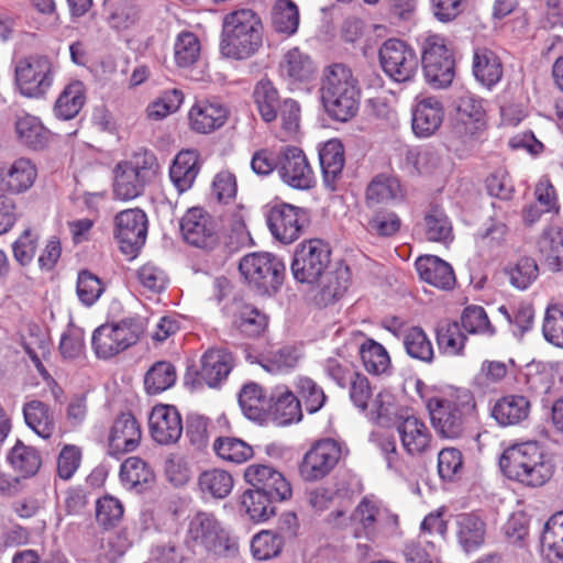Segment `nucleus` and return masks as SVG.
<instances>
[{"label":"nucleus","mask_w":563,"mask_h":563,"mask_svg":"<svg viewBox=\"0 0 563 563\" xmlns=\"http://www.w3.org/2000/svg\"><path fill=\"white\" fill-rule=\"evenodd\" d=\"M499 466L506 477L528 487H541L554 472L551 454L537 441L516 443L504 450Z\"/></svg>","instance_id":"1"},{"label":"nucleus","mask_w":563,"mask_h":563,"mask_svg":"<svg viewBox=\"0 0 563 563\" xmlns=\"http://www.w3.org/2000/svg\"><path fill=\"white\" fill-rule=\"evenodd\" d=\"M264 27L251 9H239L223 16L219 51L222 57L245 60L263 46Z\"/></svg>","instance_id":"2"},{"label":"nucleus","mask_w":563,"mask_h":563,"mask_svg":"<svg viewBox=\"0 0 563 563\" xmlns=\"http://www.w3.org/2000/svg\"><path fill=\"white\" fill-rule=\"evenodd\" d=\"M320 92L324 109L332 119L346 122L357 113L358 82L345 64L333 63L324 67Z\"/></svg>","instance_id":"3"},{"label":"nucleus","mask_w":563,"mask_h":563,"mask_svg":"<svg viewBox=\"0 0 563 563\" xmlns=\"http://www.w3.org/2000/svg\"><path fill=\"white\" fill-rule=\"evenodd\" d=\"M475 400L468 389H456L445 397H433L427 402L435 432L445 439H459L475 410Z\"/></svg>","instance_id":"4"},{"label":"nucleus","mask_w":563,"mask_h":563,"mask_svg":"<svg viewBox=\"0 0 563 563\" xmlns=\"http://www.w3.org/2000/svg\"><path fill=\"white\" fill-rule=\"evenodd\" d=\"M146 329L141 317H130L119 322L99 325L92 333L91 345L98 358L109 360L135 345Z\"/></svg>","instance_id":"5"},{"label":"nucleus","mask_w":563,"mask_h":563,"mask_svg":"<svg viewBox=\"0 0 563 563\" xmlns=\"http://www.w3.org/2000/svg\"><path fill=\"white\" fill-rule=\"evenodd\" d=\"M239 271L260 295L271 296L283 285L286 267L273 253L253 252L241 258Z\"/></svg>","instance_id":"6"},{"label":"nucleus","mask_w":563,"mask_h":563,"mask_svg":"<svg viewBox=\"0 0 563 563\" xmlns=\"http://www.w3.org/2000/svg\"><path fill=\"white\" fill-rule=\"evenodd\" d=\"M187 542L200 545L216 555L232 556L238 543L210 512L199 511L188 522Z\"/></svg>","instance_id":"7"},{"label":"nucleus","mask_w":563,"mask_h":563,"mask_svg":"<svg viewBox=\"0 0 563 563\" xmlns=\"http://www.w3.org/2000/svg\"><path fill=\"white\" fill-rule=\"evenodd\" d=\"M421 64L426 81L435 89L449 87L455 75L452 49L443 36H427L422 45Z\"/></svg>","instance_id":"8"},{"label":"nucleus","mask_w":563,"mask_h":563,"mask_svg":"<svg viewBox=\"0 0 563 563\" xmlns=\"http://www.w3.org/2000/svg\"><path fill=\"white\" fill-rule=\"evenodd\" d=\"M331 250L320 239L301 242L295 250L290 271L296 282L314 285L329 268Z\"/></svg>","instance_id":"9"},{"label":"nucleus","mask_w":563,"mask_h":563,"mask_svg":"<svg viewBox=\"0 0 563 563\" xmlns=\"http://www.w3.org/2000/svg\"><path fill=\"white\" fill-rule=\"evenodd\" d=\"M54 75V65L46 56H27L15 65V79L20 91L30 98L43 97L52 87Z\"/></svg>","instance_id":"10"},{"label":"nucleus","mask_w":563,"mask_h":563,"mask_svg":"<svg viewBox=\"0 0 563 563\" xmlns=\"http://www.w3.org/2000/svg\"><path fill=\"white\" fill-rule=\"evenodd\" d=\"M378 56L384 73L394 81H409L418 70L419 60L415 49L401 40L385 41Z\"/></svg>","instance_id":"11"},{"label":"nucleus","mask_w":563,"mask_h":563,"mask_svg":"<svg viewBox=\"0 0 563 563\" xmlns=\"http://www.w3.org/2000/svg\"><path fill=\"white\" fill-rule=\"evenodd\" d=\"M342 445L333 439L316 442L299 464V474L305 482H317L328 476L339 463Z\"/></svg>","instance_id":"12"},{"label":"nucleus","mask_w":563,"mask_h":563,"mask_svg":"<svg viewBox=\"0 0 563 563\" xmlns=\"http://www.w3.org/2000/svg\"><path fill=\"white\" fill-rule=\"evenodd\" d=\"M278 176L284 184L297 190H309L317 183L306 154L297 146L288 145L280 148Z\"/></svg>","instance_id":"13"},{"label":"nucleus","mask_w":563,"mask_h":563,"mask_svg":"<svg viewBox=\"0 0 563 563\" xmlns=\"http://www.w3.org/2000/svg\"><path fill=\"white\" fill-rule=\"evenodd\" d=\"M267 227L272 235L284 244H290L302 234L308 223L307 212L289 203L273 206L266 213Z\"/></svg>","instance_id":"14"},{"label":"nucleus","mask_w":563,"mask_h":563,"mask_svg":"<svg viewBox=\"0 0 563 563\" xmlns=\"http://www.w3.org/2000/svg\"><path fill=\"white\" fill-rule=\"evenodd\" d=\"M115 238L121 251L134 256L145 244L147 236V217L139 208L126 209L119 212L114 219Z\"/></svg>","instance_id":"15"},{"label":"nucleus","mask_w":563,"mask_h":563,"mask_svg":"<svg viewBox=\"0 0 563 563\" xmlns=\"http://www.w3.org/2000/svg\"><path fill=\"white\" fill-rule=\"evenodd\" d=\"M180 232L187 243L200 249H212L217 242L216 224L202 208L189 209L180 221Z\"/></svg>","instance_id":"16"},{"label":"nucleus","mask_w":563,"mask_h":563,"mask_svg":"<svg viewBox=\"0 0 563 563\" xmlns=\"http://www.w3.org/2000/svg\"><path fill=\"white\" fill-rule=\"evenodd\" d=\"M244 478L254 489L275 500H286L291 496L290 483L280 472L269 465L252 464L247 466Z\"/></svg>","instance_id":"17"},{"label":"nucleus","mask_w":563,"mask_h":563,"mask_svg":"<svg viewBox=\"0 0 563 563\" xmlns=\"http://www.w3.org/2000/svg\"><path fill=\"white\" fill-rule=\"evenodd\" d=\"M234 366V358L227 349H209L201 356V368L196 372L192 386L205 383L211 388L219 387L229 376Z\"/></svg>","instance_id":"18"},{"label":"nucleus","mask_w":563,"mask_h":563,"mask_svg":"<svg viewBox=\"0 0 563 563\" xmlns=\"http://www.w3.org/2000/svg\"><path fill=\"white\" fill-rule=\"evenodd\" d=\"M150 432L155 442L162 445L175 444L183 434L180 413L174 406H155L148 419Z\"/></svg>","instance_id":"19"},{"label":"nucleus","mask_w":563,"mask_h":563,"mask_svg":"<svg viewBox=\"0 0 563 563\" xmlns=\"http://www.w3.org/2000/svg\"><path fill=\"white\" fill-rule=\"evenodd\" d=\"M396 431L408 455L419 456L431 450L432 433L422 419L406 417L397 422Z\"/></svg>","instance_id":"20"},{"label":"nucleus","mask_w":563,"mask_h":563,"mask_svg":"<svg viewBox=\"0 0 563 563\" xmlns=\"http://www.w3.org/2000/svg\"><path fill=\"white\" fill-rule=\"evenodd\" d=\"M411 128L418 137H429L441 126L444 108L437 97H423L416 100L411 109Z\"/></svg>","instance_id":"21"},{"label":"nucleus","mask_w":563,"mask_h":563,"mask_svg":"<svg viewBox=\"0 0 563 563\" xmlns=\"http://www.w3.org/2000/svg\"><path fill=\"white\" fill-rule=\"evenodd\" d=\"M229 113V109L220 101L199 100L189 111V124L192 131L209 134L225 124Z\"/></svg>","instance_id":"22"},{"label":"nucleus","mask_w":563,"mask_h":563,"mask_svg":"<svg viewBox=\"0 0 563 563\" xmlns=\"http://www.w3.org/2000/svg\"><path fill=\"white\" fill-rule=\"evenodd\" d=\"M142 439L141 426L131 413L119 416L111 428L109 435V452L120 455L135 451Z\"/></svg>","instance_id":"23"},{"label":"nucleus","mask_w":563,"mask_h":563,"mask_svg":"<svg viewBox=\"0 0 563 563\" xmlns=\"http://www.w3.org/2000/svg\"><path fill=\"white\" fill-rule=\"evenodd\" d=\"M420 279L440 290L454 288L456 278L452 266L435 255H422L416 260Z\"/></svg>","instance_id":"24"},{"label":"nucleus","mask_w":563,"mask_h":563,"mask_svg":"<svg viewBox=\"0 0 563 563\" xmlns=\"http://www.w3.org/2000/svg\"><path fill=\"white\" fill-rule=\"evenodd\" d=\"M200 169V156L196 150H183L175 156L169 167V179L179 195L192 188Z\"/></svg>","instance_id":"25"},{"label":"nucleus","mask_w":563,"mask_h":563,"mask_svg":"<svg viewBox=\"0 0 563 563\" xmlns=\"http://www.w3.org/2000/svg\"><path fill=\"white\" fill-rule=\"evenodd\" d=\"M322 180L329 191H336L345 164L344 147L339 140L328 141L319 151Z\"/></svg>","instance_id":"26"},{"label":"nucleus","mask_w":563,"mask_h":563,"mask_svg":"<svg viewBox=\"0 0 563 563\" xmlns=\"http://www.w3.org/2000/svg\"><path fill=\"white\" fill-rule=\"evenodd\" d=\"M278 70L289 85L305 84L313 79L316 65L308 54L292 47L283 55Z\"/></svg>","instance_id":"27"},{"label":"nucleus","mask_w":563,"mask_h":563,"mask_svg":"<svg viewBox=\"0 0 563 563\" xmlns=\"http://www.w3.org/2000/svg\"><path fill=\"white\" fill-rule=\"evenodd\" d=\"M457 542L464 552L478 550L486 534L484 520L474 512L460 514L455 517Z\"/></svg>","instance_id":"28"},{"label":"nucleus","mask_w":563,"mask_h":563,"mask_svg":"<svg viewBox=\"0 0 563 563\" xmlns=\"http://www.w3.org/2000/svg\"><path fill=\"white\" fill-rule=\"evenodd\" d=\"M530 413V401L522 395H507L498 399L492 408V417L501 427L516 426Z\"/></svg>","instance_id":"29"},{"label":"nucleus","mask_w":563,"mask_h":563,"mask_svg":"<svg viewBox=\"0 0 563 563\" xmlns=\"http://www.w3.org/2000/svg\"><path fill=\"white\" fill-rule=\"evenodd\" d=\"M404 190L400 181L386 174L375 176L366 188V205L375 207L378 205H389L399 202L404 199Z\"/></svg>","instance_id":"30"},{"label":"nucleus","mask_w":563,"mask_h":563,"mask_svg":"<svg viewBox=\"0 0 563 563\" xmlns=\"http://www.w3.org/2000/svg\"><path fill=\"white\" fill-rule=\"evenodd\" d=\"M351 273L347 266H340L334 271H325L323 276L314 284L319 291L316 300L319 305L328 306L341 298L349 288Z\"/></svg>","instance_id":"31"},{"label":"nucleus","mask_w":563,"mask_h":563,"mask_svg":"<svg viewBox=\"0 0 563 563\" xmlns=\"http://www.w3.org/2000/svg\"><path fill=\"white\" fill-rule=\"evenodd\" d=\"M473 74L485 87L495 86L503 77L499 57L487 47H477L473 54Z\"/></svg>","instance_id":"32"},{"label":"nucleus","mask_w":563,"mask_h":563,"mask_svg":"<svg viewBox=\"0 0 563 563\" xmlns=\"http://www.w3.org/2000/svg\"><path fill=\"white\" fill-rule=\"evenodd\" d=\"M540 545L541 554L549 563L563 559V511L554 514L545 522Z\"/></svg>","instance_id":"33"},{"label":"nucleus","mask_w":563,"mask_h":563,"mask_svg":"<svg viewBox=\"0 0 563 563\" xmlns=\"http://www.w3.org/2000/svg\"><path fill=\"white\" fill-rule=\"evenodd\" d=\"M382 517V510L376 501L363 498L352 514V520L355 525V538L365 537L367 540H374Z\"/></svg>","instance_id":"34"},{"label":"nucleus","mask_w":563,"mask_h":563,"mask_svg":"<svg viewBox=\"0 0 563 563\" xmlns=\"http://www.w3.org/2000/svg\"><path fill=\"white\" fill-rule=\"evenodd\" d=\"M273 413L279 424L298 422L302 418L299 398L286 386H278L271 396Z\"/></svg>","instance_id":"35"},{"label":"nucleus","mask_w":563,"mask_h":563,"mask_svg":"<svg viewBox=\"0 0 563 563\" xmlns=\"http://www.w3.org/2000/svg\"><path fill=\"white\" fill-rule=\"evenodd\" d=\"M23 417L26 426L38 437L48 439L52 437L55 423L53 412L48 405L41 400H30L23 405Z\"/></svg>","instance_id":"36"},{"label":"nucleus","mask_w":563,"mask_h":563,"mask_svg":"<svg viewBox=\"0 0 563 563\" xmlns=\"http://www.w3.org/2000/svg\"><path fill=\"white\" fill-rule=\"evenodd\" d=\"M85 101L84 84L75 80L68 84L59 93L53 108L54 114L60 120H71L80 112Z\"/></svg>","instance_id":"37"},{"label":"nucleus","mask_w":563,"mask_h":563,"mask_svg":"<svg viewBox=\"0 0 563 563\" xmlns=\"http://www.w3.org/2000/svg\"><path fill=\"white\" fill-rule=\"evenodd\" d=\"M544 265L552 272L563 269V231L558 228L544 230L538 241Z\"/></svg>","instance_id":"38"},{"label":"nucleus","mask_w":563,"mask_h":563,"mask_svg":"<svg viewBox=\"0 0 563 563\" xmlns=\"http://www.w3.org/2000/svg\"><path fill=\"white\" fill-rule=\"evenodd\" d=\"M36 177L35 165L27 158H19L9 167L3 181L10 192L22 194L33 186Z\"/></svg>","instance_id":"39"},{"label":"nucleus","mask_w":563,"mask_h":563,"mask_svg":"<svg viewBox=\"0 0 563 563\" xmlns=\"http://www.w3.org/2000/svg\"><path fill=\"white\" fill-rule=\"evenodd\" d=\"M147 181L129 166L119 163L114 169L113 194L120 200H131L141 196Z\"/></svg>","instance_id":"40"},{"label":"nucleus","mask_w":563,"mask_h":563,"mask_svg":"<svg viewBox=\"0 0 563 563\" xmlns=\"http://www.w3.org/2000/svg\"><path fill=\"white\" fill-rule=\"evenodd\" d=\"M253 98L261 118L265 122L276 120L280 108L278 90L268 79H261L254 87Z\"/></svg>","instance_id":"41"},{"label":"nucleus","mask_w":563,"mask_h":563,"mask_svg":"<svg viewBox=\"0 0 563 563\" xmlns=\"http://www.w3.org/2000/svg\"><path fill=\"white\" fill-rule=\"evenodd\" d=\"M198 485L203 494L216 499H223L231 493L234 483L229 472L221 468H211L199 475Z\"/></svg>","instance_id":"42"},{"label":"nucleus","mask_w":563,"mask_h":563,"mask_svg":"<svg viewBox=\"0 0 563 563\" xmlns=\"http://www.w3.org/2000/svg\"><path fill=\"white\" fill-rule=\"evenodd\" d=\"M277 500L256 489H249L242 495L241 506L251 520L266 521L275 514L274 503Z\"/></svg>","instance_id":"43"},{"label":"nucleus","mask_w":563,"mask_h":563,"mask_svg":"<svg viewBox=\"0 0 563 563\" xmlns=\"http://www.w3.org/2000/svg\"><path fill=\"white\" fill-rule=\"evenodd\" d=\"M407 354L415 360L430 364L434 358L433 345L420 327L409 328L402 340Z\"/></svg>","instance_id":"44"},{"label":"nucleus","mask_w":563,"mask_h":563,"mask_svg":"<svg viewBox=\"0 0 563 563\" xmlns=\"http://www.w3.org/2000/svg\"><path fill=\"white\" fill-rule=\"evenodd\" d=\"M273 27L277 33L292 35L299 26V10L291 0H277L272 12Z\"/></svg>","instance_id":"45"},{"label":"nucleus","mask_w":563,"mask_h":563,"mask_svg":"<svg viewBox=\"0 0 563 563\" xmlns=\"http://www.w3.org/2000/svg\"><path fill=\"white\" fill-rule=\"evenodd\" d=\"M12 467L24 477L33 476L41 467L42 460L38 451L18 441L8 455Z\"/></svg>","instance_id":"46"},{"label":"nucleus","mask_w":563,"mask_h":563,"mask_svg":"<svg viewBox=\"0 0 563 563\" xmlns=\"http://www.w3.org/2000/svg\"><path fill=\"white\" fill-rule=\"evenodd\" d=\"M424 234L432 242L446 244L453 240L451 221L439 207L431 208L424 216Z\"/></svg>","instance_id":"47"},{"label":"nucleus","mask_w":563,"mask_h":563,"mask_svg":"<svg viewBox=\"0 0 563 563\" xmlns=\"http://www.w3.org/2000/svg\"><path fill=\"white\" fill-rule=\"evenodd\" d=\"M466 335L457 322L443 321L437 327V342L440 351L446 355H461Z\"/></svg>","instance_id":"48"},{"label":"nucleus","mask_w":563,"mask_h":563,"mask_svg":"<svg viewBox=\"0 0 563 563\" xmlns=\"http://www.w3.org/2000/svg\"><path fill=\"white\" fill-rule=\"evenodd\" d=\"M154 478L151 467L140 457H128L120 467V479L129 488H137L148 484Z\"/></svg>","instance_id":"49"},{"label":"nucleus","mask_w":563,"mask_h":563,"mask_svg":"<svg viewBox=\"0 0 563 563\" xmlns=\"http://www.w3.org/2000/svg\"><path fill=\"white\" fill-rule=\"evenodd\" d=\"M15 132L24 145L34 150L44 147L47 142L44 126L36 117L30 114L18 118Z\"/></svg>","instance_id":"50"},{"label":"nucleus","mask_w":563,"mask_h":563,"mask_svg":"<svg viewBox=\"0 0 563 563\" xmlns=\"http://www.w3.org/2000/svg\"><path fill=\"white\" fill-rule=\"evenodd\" d=\"M176 369L169 362H156L145 374L144 386L150 395H156L174 386Z\"/></svg>","instance_id":"51"},{"label":"nucleus","mask_w":563,"mask_h":563,"mask_svg":"<svg viewBox=\"0 0 563 563\" xmlns=\"http://www.w3.org/2000/svg\"><path fill=\"white\" fill-rule=\"evenodd\" d=\"M239 405L243 415L252 421H261L265 415L266 399L260 385L246 384L239 394Z\"/></svg>","instance_id":"52"},{"label":"nucleus","mask_w":563,"mask_h":563,"mask_svg":"<svg viewBox=\"0 0 563 563\" xmlns=\"http://www.w3.org/2000/svg\"><path fill=\"white\" fill-rule=\"evenodd\" d=\"M295 387L306 410L309 413L318 412L327 401V395L323 388L308 376H299L295 382Z\"/></svg>","instance_id":"53"},{"label":"nucleus","mask_w":563,"mask_h":563,"mask_svg":"<svg viewBox=\"0 0 563 563\" xmlns=\"http://www.w3.org/2000/svg\"><path fill=\"white\" fill-rule=\"evenodd\" d=\"M360 356L365 369L374 375L385 373L390 366V358L386 349L373 340H368L361 345Z\"/></svg>","instance_id":"54"},{"label":"nucleus","mask_w":563,"mask_h":563,"mask_svg":"<svg viewBox=\"0 0 563 563\" xmlns=\"http://www.w3.org/2000/svg\"><path fill=\"white\" fill-rule=\"evenodd\" d=\"M234 324L242 333L249 336H257L264 331L267 322L266 317L256 308L249 305L236 303Z\"/></svg>","instance_id":"55"},{"label":"nucleus","mask_w":563,"mask_h":563,"mask_svg":"<svg viewBox=\"0 0 563 563\" xmlns=\"http://www.w3.org/2000/svg\"><path fill=\"white\" fill-rule=\"evenodd\" d=\"M213 450L222 460L236 464L247 461L253 455L251 445L238 438H218L213 443Z\"/></svg>","instance_id":"56"},{"label":"nucleus","mask_w":563,"mask_h":563,"mask_svg":"<svg viewBox=\"0 0 563 563\" xmlns=\"http://www.w3.org/2000/svg\"><path fill=\"white\" fill-rule=\"evenodd\" d=\"M123 512L122 503L113 496L106 495L96 503V520L106 531L118 526Z\"/></svg>","instance_id":"57"},{"label":"nucleus","mask_w":563,"mask_h":563,"mask_svg":"<svg viewBox=\"0 0 563 563\" xmlns=\"http://www.w3.org/2000/svg\"><path fill=\"white\" fill-rule=\"evenodd\" d=\"M103 291L104 285L97 275L87 269L78 273L76 294L84 306L91 307L95 305Z\"/></svg>","instance_id":"58"},{"label":"nucleus","mask_w":563,"mask_h":563,"mask_svg":"<svg viewBox=\"0 0 563 563\" xmlns=\"http://www.w3.org/2000/svg\"><path fill=\"white\" fill-rule=\"evenodd\" d=\"M175 62L179 67L194 65L200 56V43L191 32L180 33L174 45Z\"/></svg>","instance_id":"59"},{"label":"nucleus","mask_w":563,"mask_h":563,"mask_svg":"<svg viewBox=\"0 0 563 563\" xmlns=\"http://www.w3.org/2000/svg\"><path fill=\"white\" fill-rule=\"evenodd\" d=\"M283 545L284 540L279 534L262 531L253 537L251 551L257 560H271L282 552Z\"/></svg>","instance_id":"60"},{"label":"nucleus","mask_w":563,"mask_h":563,"mask_svg":"<svg viewBox=\"0 0 563 563\" xmlns=\"http://www.w3.org/2000/svg\"><path fill=\"white\" fill-rule=\"evenodd\" d=\"M505 274L517 289H527L538 277V265L533 258L522 257L514 266L506 268Z\"/></svg>","instance_id":"61"},{"label":"nucleus","mask_w":563,"mask_h":563,"mask_svg":"<svg viewBox=\"0 0 563 563\" xmlns=\"http://www.w3.org/2000/svg\"><path fill=\"white\" fill-rule=\"evenodd\" d=\"M461 322L464 330L472 334L493 335L495 333L485 309L481 306H467L463 310Z\"/></svg>","instance_id":"62"},{"label":"nucleus","mask_w":563,"mask_h":563,"mask_svg":"<svg viewBox=\"0 0 563 563\" xmlns=\"http://www.w3.org/2000/svg\"><path fill=\"white\" fill-rule=\"evenodd\" d=\"M323 371L338 387L346 389L352 376L357 372L353 364L341 356H330L323 363Z\"/></svg>","instance_id":"63"},{"label":"nucleus","mask_w":563,"mask_h":563,"mask_svg":"<svg viewBox=\"0 0 563 563\" xmlns=\"http://www.w3.org/2000/svg\"><path fill=\"white\" fill-rule=\"evenodd\" d=\"M463 470L462 452L455 448H444L438 454V473L443 481H453Z\"/></svg>","instance_id":"64"}]
</instances>
